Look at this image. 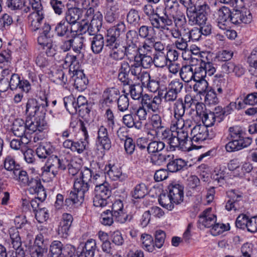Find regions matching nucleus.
Segmentation results:
<instances>
[{
	"mask_svg": "<svg viewBox=\"0 0 257 257\" xmlns=\"http://www.w3.org/2000/svg\"><path fill=\"white\" fill-rule=\"evenodd\" d=\"M197 123L194 115L190 117L178 119L173 124L176 127L177 132H174L169 128H166L162 131L160 137L167 143L170 149L175 150L178 148L181 150L188 149L187 145L189 141V132L191 131V127Z\"/></svg>",
	"mask_w": 257,
	"mask_h": 257,
	"instance_id": "1",
	"label": "nucleus"
},
{
	"mask_svg": "<svg viewBox=\"0 0 257 257\" xmlns=\"http://www.w3.org/2000/svg\"><path fill=\"white\" fill-rule=\"evenodd\" d=\"M215 18L217 26L223 30L227 29L230 23L235 25L241 23L249 24L252 19L250 11L247 9L243 8L241 10H235L231 12L228 8L225 6L217 10L215 13Z\"/></svg>",
	"mask_w": 257,
	"mask_h": 257,
	"instance_id": "2",
	"label": "nucleus"
},
{
	"mask_svg": "<svg viewBox=\"0 0 257 257\" xmlns=\"http://www.w3.org/2000/svg\"><path fill=\"white\" fill-rule=\"evenodd\" d=\"M228 132L227 139L229 142L225 145V149L228 152L240 151L248 147L252 143L251 138L243 136V130L240 126L230 127Z\"/></svg>",
	"mask_w": 257,
	"mask_h": 257,
	"instance_id": "3",
	"label": "nucleus"
},
{
	"mask_svg": "<svg viewBox=\"0 0 257 257\" xmlns=\"http://www.w3.org/2000/svg\"><path fill=\"white\" fill-rule=\"evenodd\" d=\"M139 59L138 61H136L133 64H130L126 61H123L120 63L119 69L121 70V74L124 77H126L125 79H127V82H132L129 78H127L128 74H131L132 77H135L134 71H137V68L141 70V72H144L142 68H149L153 63V58L150 55L139 54Z\"/></svg>",
	"mask_w": 257,
	"mask_h": 257,
	"instance_id": "4",
	"label": "nucleus"
},
{
	"mask_svg": "<svg viewBox=\"0 0 257 257\" xmlns=\"http://www.w3.org/2000/svg\"><path fill=\"white\" fill-rule=\"evenodd\" d=\"M48 106L47 98L45 94L37 98L28 99L26 104V113L33 117H43Z\"/></svg>",
	"mask_w": 257,
	"mask_h": 257,
	"instance_id": "5",
	"label": "nucleus"
},
{
	"mask_svg": "<svg viewBox=\"0 0 257 257\" xmlns=\"http://www.w3.org/2000/svg\"><path fill=\"white\" fill-rule=\"evenodd\" d=\"M191 138L189 139L187 146L190 148V145L196 147L194 143H199L207 139L211 140L215 136V133L213 128L209 129L205 125L196 124L193 126L190 133Z\"/></svg>",
	"mask_w": 257,
	"mask_h": 257,
	"instance_id": "6",
	"label": "nucleus"
},
{
	"mask_svg": "<svg viewBox=\"0 0 257 257\" xmlns=\"http://www.w3.org/2000/svg\"><path fill=\"white\" fill-rule=\"evenodd\" d=\"M69 165V161L66 159H60L56 156H50L45 165L42 168V176L51 173L53 177H54L57 174L59 170H65Z\"/></svg>",
	"mask_w": 257,
	"mask_h": 257,
	"instance_id": "7",
	"label": "nucleus"
},
{
	"mask_svg": "<svg viewBox=\"0 0 257 257\" xmlns=\"http://www.w3.org/2000/svg\"><path fill=\"white\" fill-rule=\"evenodd\" d=\"M111 191L107 182H103L96 185L94 189L93 205L98 207H103L108 203L107 200L111 196Z\"/></svg>",
	"mask_w": 257,
	"mask_h": 257,
	"instance_id": "8",
	"label": "nucleus"
},
{
	"mask_svg": "<svg viewBox=\"0 0 257 257\" xmlns=\"http://www.w3.org/2000/svg\"><path fill=\"white\" fill-rule=\"evenodd\" d=\"M137 68V70L134 72L135 77H134L135 80L139 81L141 82L142 85L146 87L151 92H157L160 87V81L155 79H151L150 73L146 71L141 72V70Z\"/></svg>",
	"mask_w": 257,
	"mask_h": 257,
	"instance_id": "9",
	"label": "nucleus"
},
{
	"mask_svg": "<svg viewBox=\"0 0 257 257\" xmlns=\"http://www.w3.org/2000/svg\"><path fill=\"white\" fill-rule=\"evenodd\" d=\"M121 70L118 69V79L121 82L123 86H129V92L131 97L135 100L139 99L142 96L143 88L139 84H134L133 80L132 78L131 74H128L127 78L130 79L132 82H127V79H125L126 77L121 74Z\"/></svg>",
	"mask_w": 257,
	"mask_h": 257,
	"instance_id": "10",
	"label": "nucleus"
},
{
	"mask_svg": "<svg viewBox=\"0 0 257 257\" xmlns=\"http://www.w3.org/2000/svg\"><path fill=\"white\" fill-rule=\"evenodd\" d=\"M162 96L163 92L160 91H158V95L154 97L145 94L142 96V105L145 106L148 111L151 110L154 113L159 112L161 107Z\"/></svg>",
	"mask_w": 257,
	"mask_h": 257,
	"instance_id": "11",
	"label": "nucleus"
},
{
	"mask_svg": "<svg viewBox=\"0 0 257 257\" xmlns=\"http://www.w3.org/2000/svg\"><path fill=\"white\" fill-rule=\"evenodd\" d=\"M9 234L13 248L16 250V256L7 255L6 257H25V252L22 246V241L18 229L15 227L11 228Z\"/></svg>",
	"mask_w": 257,
	"mask_h": 257,
	"instance_id": "12",
	"label": "nucleus"
},
{
	"mask_svg": "<svg viewBox=\"0 0 257 257\" xmlns=\"http://www.w3.org/2000/svg\"><path fill=\"white\" fill-rule=\"evenodd\" d=\"M206 5H202L196 11L187 13L189 24L191 25H198L201 26L207 20Z\"/></svg>",
	"mask_w": 257,
	"mask_h": 257,
	"instance_id": "13",
	"label": "nucleus"
},
{
	"mask_svg": "<svg viewBox=\"0 0 257 257\" xmlns=\"http://www.w3.org/2000/svg\"><path fill=\"white\" fill-rule=\"evenodd\" d=\"M211 209L204 210L200 215L198 222L201 223L205 227H212V230H217L219 227L221 228L223 224L215 223L216 216L210 213Z\"/></svg>",
	"mask_w": 257,
	"mask_h": 257,
	"instance_id": "14",
	"label": "nucleus"
},
{
	"mask_svg": "<svg viewBox=\"0 0 257 257\" xmlns=\"http://www.w3.org/2000/svg\"><path fill=\"white\" fill-rule=\"evenodd\" d=\"M9 84L12 90L20 89L22 91L28 92L31 88V84L27 80L21 79V77L16 73H12L11 75Z\"/></svg>",
	"mask_w": 257,
	"mask_h": 257,
	"instance_id": "15",
	"label": "nucleus"
},
{
	"mask_svg": "<svg viewBox=\"0 0 257 257\" xmlns=\"http://www.w3.org/2000/svg\"><path fill=\"white\" fill-rule=\"evenodd\" d=\"M229 199L227 201L225 208L228 211L237 210L242 207V196L241 193L232 190L228 193Z\"/></svg>",
	"mask_w": 257,
	"mask_h": 257,
	"instance_id": "16",
	"label": "nucleus"
},
{
	"mask_svg": "<svg viewBox=\"0 0 257 257\" xmlns=\"http://www.w3.org/2000/svg\"><path fill=\"white\" fill-rule=\"evenodd\" d=\"M30 181L27 184L29 186V190L31 194H35L38 196V198L41 201H43L46 198V193L40 179L38 178L31 177Z\"/></svg>",
	"mask_w": 257,
	"mask_h": 257,
	"instance_id": "17",
	"label": "nucleus"
},
{
	"mask_svg": "<svg viewBox=\"0 0 257 257\" xmlns=\"http://www.w3.org/2000/svg\"><path fill=\"white\" fill-rule=\"evenodd\" d=\"M30 181L27 184L29 186V190L31 194H35L38 196V198L41 201H43L46 198V193L40 179L38 178L31 177Z\"/></svg>",
	"mask_w": 257,
	"mask_h": 257,
	"instance_id": "18",
	"label": "nucleus"
},
{
	"mask_svg": "<svg viewBox=\"0 0 257 257\" xmlns=\"http://www.w3.org/2000/svg\"><path fill=\"white\" fill-rule=\"evenodd\" d=\"M119 90L115 87L106 89L103 92L100 102L102 107H109L117 99Z\"/></svg>",
	"mask_w": 257,
	"mask_h": 257,
	"instance_id": "19",
	"label": "nucleus"
},
{
	"mask_svg": "<svg viewBox=\"0 0 257 257\" xmlns=\"http://www.w3.org/2000/svg\"><path fill=\"white\" fill-rule=\"evenodd\" d=\"M73 220V217L70 214L64 213L62 215L57 230L59 235L64 238H66L68 236Z\"/></svg>",
	"mask_w": 257,
	"mask_h": 257,
	"instance_id": "20",
	"label": "nucleus"
},
{
	"mask_svg": "<svg viewBox=\"0 0 257 257\" xmlns=\"http://www.w3.org/2000/svg\"><path fill=\"white\" fill-rule=\"evenodd\" d=\"M169 195L171 200L175 204H180L183 201L184 187L177 183H172L168 186Z\"/></svg>",
	"mask_w": 257,
	"mask_h": 257,
	"instance_id": "21",
	"label": "nucleus"
},
{
	"mask_svg": "<svg viewBox=\"0 0 257 257\" xmlns=\"http://www.w3.org/2000/svg\"><path fill=\"white\" fill-rule=\"evenodd\" d=\"M69 83L73 85L78 91H82L86 88L88 80L83 71H78L75 75H71Z\"/></svg>",
	"mask_w": 257,
	"mask_h": 257,
	"instance_id": "22",
	"label": "nucleus"
},
{
	"mask_svg": "<svg viewBox=\"0 0 257 257\" xmlns=\"http://www.w3.org/2000/svg\"><path fill=\"white\" fill-rule=\"evenodd\" d=\"M97 142L105 150H109L111 147V140L107 130L104 126H100L97 132Z\"/></svg>",
	"mask_w": 257,
	"mask_h": 257,
	"instance_id": "23",
	"label": "nucleus"
},
{
	"mask_svg": "<svg viewBox=\"0 0 257 257\" xmlns=\"http://www.w3.org/2000/svg\"><path fill=\"white\" fill-rule=\"evenodd\" d=\"M42 117H35L33 120H27L26 124H27V130H28L31 133L38 131L41 132L47 128V124L41 118Z\"/></svg>",
	"mask_w": 257,
	"mask_h": 257,
	"instance_id": "24",
	"label": "nucleus"
},
{
	"mask_svg": "<svg viewBox=\"0 0 257 257\" xmlns=\"http://www.w3.org/2000/svg\"><path fill=\"white\" fill-rule=\"evenodd\" d=\"M235 104L238 109L244 108L247 105L257 104V92L251 93L246 96H240L236 99Z\"/></svg>",
	"mask_w": 257,
	"mask_h": 257,
	"instance_id": "25",
	"label": "nucleus"
},
{
	"mask_svg": "<svg viewBox=\"0 0 257 257\" xmlns=\"http://www.w3.org/2000/svg\"><path fill=\"white\" fill-rule=\"evenodd\" d=\"M28 13H30L29 17L33 16L40 15L41 16L44 15L41 2L32 4L31 3H27L26 2H24L23 15Z\"/></svg>",
	"mask_w": 257,
	"mask_h": 257,
	"instance_id": "26",
	"label": "nucleus"
},
{
	"mask_svg": "<svg viewBox=\"0 0 257 257\" xmlns=\"http://www.w3.org/2000/svg\"><path fill=\"white\" fill-rule=\"evenodd\" d=\"M84 139H81L77 142H73L72 152H76L78 154L82 153L88 147V134L85 127L82 128Z\"/></svg>",
	"mask_w": 257,
	"mask_h": 257,
	"instance_id": "27",
	"label": "nucleus"
},
{
	"mask_svg": "<svg viewBox=\"0 0 257 257\" xmlns=\"http://www.w3.org/2000/svg\"><path fill=\"white\" fill-rule=\"evenodd\" d=\"M27 124L22 118H17L13 121L11 131L13 134L17 137H23L27 133Z\"/></svg>",
	"mask_w": 257,
	"mask_h": 257,
	"instance_id": "28",
	"label": "nucleus"
},
{
	"mask_svg": "<svg viewBox=\"0 0 257 257\" xmlns=\"http://www.w3.org/2000/svg\"><path fill=\"white\" fill-rule=\"evenodd\" d=\"M125 30V25L123 22L118 23L116 25L109 28L107 30L105 39L120 40L121 33Z\"/></svg>",
	"mask_w": 257,
	"mask_h": 257,
	"instance_id": "29",
	"label": "nucleus"
},
{
	"mask_svg": "<svg viewBox=\"0 0 257 257\" xmlns=\"http://www.w3.org/2000/svg\"><path fill=\"white\" fill-rule=\"evenodd\" d=\"M81 10L77 8H72L66 12L65 19L69 25L75 24L81 15Z\"/></svg>",
	"mask_w": 257,
	"mask_h": 257,
	"instance_id": "30",
	"label": "nucleus"
},
{
	"mask_svg": "<svg viewBox=\"0 0 257 257\" xmlns=\"http://www.w3.org/2000/svg\"><path fill=\"white\" fill-rule=\"evenodd\" d=\"M55 31L58 37H68L72 33V30L70 25L66 21H61L56 26Z\"/></svg>",
	"mask_w": 257,
	"mask_h": 257,
	"instance_id": "31",
	"label": "nucleus"
},
{
	"mask_svg": "<svg viewBox=\"0 0 257 257\" xmlns=\"http://www.w3.org/2000/svg\"><path fill=\"white\" fill-rule=\"evenodd\" d=\"M65 62L66 63L69 64V73L70 76H71V75H76L78 71H83L80 68L79 63L76 56L67 54L65 58Z\"/></svg>",
	"mask_w": 257,
	"mask_h": 257,
	"instance_id": "32",
	"label": "nucleus"
},
{
	"mask_svg": "<svg viewBox=\"0 0 257 257\" xmlns=\"http://www.w3.org/2000/svg\"><path fill=\"white\" fill-rule=\"evenodd\" d=\"M85 15L87 17H91L90 23L97 27L101 28L103 21V16L101 12L94 10V8H89L87 10Z\"/></svg>",
	"mask_w": 257,
	"mask_h": 257,
	"instance_id": "33",
	"label": "nucleus"
},
{
	"mask_svg": "<svg viewBox=\"0 0 257 257\" xmlns=\"http://www.w3.org/2000/svg\"><path fill=\"white\" fill-rule=\"evenodd\" d=\"M76 103L77 112L80 113V115L85 116L89 113L90 108L87 103V100L84 96H79L76 100Z\"/></svg>",
	"mask_w": 257,
	"mask_h": 257,
	"instance_id": "34",
	"label": "nucleus"
},
{
	"mask_svg": "<svg viewBox=\"0 0 257 257\" xmlns=\"http://www.w3.org/2000/svg\"><path fill=\"white\" fill-rule=\"evenodd\" d=\"M90 186V183L82 179L77 178L74 183V189L80 194V197H84L85 194L88 192Z\"/></svg>",
	"mask_w": 257,
	"mask_h": 257,
	"instance_id": "35",
	"label": "nucleus"
},
{
	"mask_svg": "<svg viewBox=\"0 0 257 257\" xmlns=\"http://www.w3.org/2000/svg\"><path fill=\"white\" fill-rule=\"evenodd\" d=\"M91 44L92 52L95 54L100 53L105 45L103 36L101 34L95 35L92 38Z\"/></svg>",
	"mask_w": 257,
	"mask_h": 257,
	"instance_id": "36",
	"label": "nucleus"
},
{
	"mask_svg": "<svg viewBox=\"0 0 257 257\" xmlns=\"http://www.w3.org/2000/svg\"><path fill=\"white\" fill-rule=\"evenodd\" d=\"M187 163L182 159H176L170 161L167 164V169L170 172L175 173L184 169Z\"/></svg>",
	"mask_w": 257,
	"mask_h": 257,
	"instance_id": "37",
	"label": "nucleus"
},
{
	"mask_svg": "<svg viewBox=\"0 0 257 257\" xmlns=\"http://www.w3.org/2000/svg\"><path fill=\"white\" fill-rule=\"evenodd\" d=\"M180 75L181 79L186 82H189L192 79L195 80L193 66H183L180 71Z\"/></svg>",
	"mask_w": 257,
	"mask_h": 257,
	"instance_id": "38",
	"label": "nucleus"
},
{
	"mask_svg": "<svg viewBox=\"0 0 257 257\" xmlns=\"http://www.w3.org/2000/svg\"><path fill=\"white\" fill-rule=\"evenodd\" d=\"M125 56L128 59H134V62L139 59V49L137 44H125L124 45Z\"/></svg>",
	"mask_w": 257,
	"mask_h": 257,
	"instance_id": "39",
	"label": "nucleus"
},
{
	"mask_svg": "<svg viewBox=\"0 0 257 257\" xmlns=\"http://www.w3.org/2000/svg\"><path fill=\"white\" fill-rule=\"evenodd\" d=\"M214 115L211 111H207L200 118L203 125L208 127L220 123V119L216 118Z\"/></svg>",
	"mask_w": 257,
	"mask_h": 257,
	"instance_id": "40",
	"label": "nucleus"
},
{
	"mask_svg": "<svg viewBox=\"0 0 257 257\" xmlns=\"http://www.w3.org/2000/svg\"><path fill=\"white\" fill-rule=\"evenodd\" d=\"M186 106L182 99L177 100L173 104L174 116L176 121L183 118L185 111Z\"/></svg>",
	"mask_w": 257,
	"mask_h": 257,
	"instance_id": "41",
	"label": "nucleus"
},
{
	"mask_svg": "<svg viewBox=\"0 0 257 257\" xmlns=\"http://www.w3.org/2000/svg\"><path fill=\"white\" fill-rule=\"evenodd\" d=\"M13 176L14 178L18 180L23 186H27L31 178L29 176L26 171L19 169L14 170Z\"/></svg>",
	"mask_w": 257,
	"mask_h": 257,
	"instance_id": "42",
	"label": "nucleus"
},
{
	"mask_svg": "<svg viewBox=\"0 0 257 257\" xmlns=\"http://www.w3.org/2000/svg\"><path fill=\"white\" fill-rule=\"evenodd\" d=\"M84 197H80V194L76 191H71L65 200V205L67 207H72L78 202L81 203Z\"/></svg>",
	"mask_w": 257,
	"mask_h": 257,
	"instance_id": "43",
	"label": "nucleus"
},
{
	"mask_svg": "<svg viewBox=\"0 0 257 257\" xmlns=\"http://www.w3.org/2000/svg\"><path fill=\"white\" fill-rule=\"evenodd\" d=\"M104 169L111 180H116L121 179L122 172L120 168L114 165L111 166L110 164H109L108 166H105Z\"/></svg>",
	"mask_w": 257,
	"mask_h": 257,
	"instance_id": "44",
	"label": "nucleus"
},
{
	"mask_svg": "<svg viewBox=\"0 0 257 257\" xmlns=\"http://www.w3.org/2000/svg\"><path fill=\"white\" fill-rule=\"evenodd\" d=\"M195 83L193 85V90L199 94H204L209 89L208 87V83L204 78L197 79Z\"/></svg>",
	"mask_w": 257,
	"mask_h": 257,
	"instance_id": "45",
	"label": "nucleus"
},
{
	"mask_svg": "<svg viewBox=\"0 0 257 257\" xmlns=\"http://www.w3.org/2000/svg\"><path fill=\"white\" fill-rule=\"evenodd\" d=\"M154 42L155 37L153 36L147 39L143 43L142 46L139 47V54L150 55L152 54L153 49L152 43Z\"/></svg>",
	"mask_w": 257,
	"mask_h": 257,
	"instance_id": "46",
	"label": "nucleus"
},
{
	"mask_svg": "<svg viewBox=\"0 0 257 257\" xmlns=\"http://www.w3.org/2000/svg\"><path fill=\"white\" fill-rule=\"evenodd\" d=\"M147 188L144 183H140L136 185L132 192V197L134 199H141L144 198L147 194Z\"/></svg>",
	"mask_w": 257,
	"mask_h": 257,
	"instance_id": "47",
	"label": "nucleus"
},
{
	"mask_svg": "<svg viewBox=\"0 0 257 257\" xmlns=\"http://www.w3.org/2000/svg\"><path fill=\"white\" fill-rule=\"evenodd\" d=\"M150 123L153 130L158 134L160 130L164 127L162 117L159 114L155 113L152 115L150 118Z\"/></svg>",
	"mask_w": 257,
	"mask_h": 257,
	"instance_id": "48",
	"label": "nucleus"
},
{
	"mask_svg": "<svg viewBox=\"0 0 257 257\" xmlns=\"http://www.w3.org/2000/svg\"><path fill=\"white\" fill-rule=\"evenodd\" d=\"M205 94L204 102L206 104L215 105L218 103L219 98L214 89L209 88Z\"/></svg>",
	"mask_w": 257,
	"mask_h": 257,
	"instance_id": "49",
	"label": "nucleus"
},
{
	"mask_svg": "<svg viewBox=\"0 0 257 257\" xmlns=\"http://www.w3.org/2000/svg\"><path fill=\"white\" fill-rule=\"evenodd\" d=\"M63 101L65 108L70 113H75L77 112L76 99L73 95L65 97Z\"/></svg>",
	"mask_w": 257,
	"mask_h": 257,
	"instance_id": "50",
	"label": "nucleus"
},
{
	"mask_svg": "<svg viewBox=\"0 0 257 257\" xmlns=\"http://www.w3.org/2000/svg\"><path fill=\"white\" fill-rule=\"evenodd\" d=\"M165 9L164 11L171 14L179 12V3L177 0H164Z\"/></svg>",
	"mask_w": 257,
	"mask_h": 257,
	"instance_id": "51",
	"label": "nucleus"
},
{
	"mask_svg": "<svg viewBox=\"0 0 257 257\" xmlns=\"http://www.w3.org/2000/svg\"><path fill=\"white\" fill-rule=\"evenodd\" d=\"M167 62L165 53H156L154 55L153 64L156 67L163 68L167 65Z\"/></svg>",
	"mask_w": 257,
	"mask_h": 257,
	"instance_id": "52",
	"label": "nucleus"
},
{
	"mask_svg": "<svg viewBox=\"0 0 257 257\" xmlns=\"http://www.w3.org/2000/svg\"><path fill=\"white\" fill-rule=\"evenodd\" d=\"M165 146V143L163 142L154 141L147 145V149L149 154H153L162 151Z\"/></svg>",
	"mask_w": 257,
	"mask_h": 257,
	"instance_id": "53",
	"label": "nucleus"
},
{
	"mask_svg": "<svg viewBox=\"0 0 257 257\" xmlns=\"http://www.w3.org/2000/svg\"><path fill=\"white\" fill-rule=\"evenodd\" d=\"M124 46L121 44L118 47H115L110 50L109 56L115 60H121L125 57Z\"/></svg>",
	"mask_w": 257,
	"mask_h": 257,
	"instance_id": "54",
	"label": "nucleus"
},
{
	"mask_svg": "<svg viewBox=\"0 0 257 257\" xmlns=\"http://www.w3.org/2000/svg\"><path fill=\"white\" fill-rule=\"evenodd\" d=\"M190 41L187 35L185 34L182 37L176 40L174 42V45L177 49L186 52L189 50L188 43Z\"/></svg>",
	"mask_w": 257,
	"mask_h": 257,
	"instance_id": "55",
	"label": "nucleus"
},
{
	"mask_svg": "<svg viewBox=\"0 0 257 257\" xmlns=\"http://www.w3.org/2000/svg\"><path fill=\"white\" fill-rule=\"evenodd\" d=\"M159 202L162 206L169 210H171L174 208V203H175L171 200L169 194H161L159 198Z\"/></svg>",
	"mask_w": 257,
	"mask_h": 257,
	"instance_id": "56",
	"label": "nucleus"
},
{
	"mask_svg": "<svg viewBox=\"0 0 257 257\" xmlns=\"http://www.w3.org/2000/svg\"><path fill=\"white\" fill-rule=\"evenodd\" d=\"M247 62L250 67L249 71L251 72L252 69H254L255 73L257 74V48H255L251 51L247 58Z\"/></svg>",
	"mask_w": 257,
	"mask_h": 257,
	"instance_id": "57",
	"label": "nucleus"
},
{
	"mask_svg": "<svg viewBox=\"0 0 257 257\" xmlns=\"http://www.w3.org/2000/svg\"><path fill=\"white\" fill-rule=\"evenodd\" d=\"M172 20L173 22H174L176 27H183V29L184 28L183 26L185 25L186 20L185 15L182 13L179 12L174 14H172Z\"/></svg>",
	"mask_w": 257,
	"mask_h": 257,
	"instance_id": "58",
	"label": "nucleus"
},
{
	"mask_svg": "<svg viewBox=\"0 0 257 257\" xmlns=\"http://www.w3.org/2000/svg\"><path fill=\"white\" fill-rule=\"evenodd\" d=\"M195 110L193 108H191L189 112V114L191 115L195 113L194 116L199 117V119L207 112L205 111V105L202 102H197L195 103Z\"/></svg>",
	"mask_w": 257,
	"mask_h": 257,
	"instance_id": "59",
	"label": "nucleus"
},
{
	"mask_svg": "<svg viewBox=\"0 0 257 257\" xmlns=\"http://www.w3.org/2000/svg\"><path fill=\"white\" fill-rule=\"evenodd\" d=\"M233 56V52L230 50H222L218 52L216 58L219 61L225 62L230 61Z\"/></svg>",
	"mask_w": 257,
	"mask_h": 257,
	"instance_id": "60",
	"label": "nucleus"
},
{
	"mask_svg": "<svg viewBox=\"0 0 257 257\" xmlns=\"http://www.w3.org/2000/svg\"><path fill=\"white\" fill-rule=\"evenodd\" d=\"M186 34L187 35L189 40L197 41L202 39V34L198 28H194L191 30L186 29Z\"/></svg>",
	"mask_w": 257,
	"mask_h": 257,
	"instance_id": "61",
	"label": "nucleus"
},
{
	"mask_svg": "<svg viewBox=\"0 0 257 257\" xmlns=\"http://www.w3.org/2000/svg\"><path fill=\"white\" fill-rule=\"evenodd\" d=\"M113 217L116 221L120 223H124L127 221H130L133 218V216L127 214L123 209L113 214Z\"/></svg>",
	"mask_w": 257,
	"mask_h": 257,
	"instance_id": "62",
	"label": "nucleus"
},
{
	"mask_svg": "<svg viewBox=\"0 0 257 257\" xmlns=\"http://www.w3.org/2000/svg\"><path fill=\"white\" fill-rule=\"evenodd\" d=\"M126 20L131 24L136 25L139 24L140 20V16L138 11L133 9L130 10L127 15Z\"/></svg>",
	"mask_w": 257,
	"mask_h": 257,
	"instance_id": "63",
	"label": "nucleus"
},
{
	"mask_svg": "<svg viewBox=\"0 0 257 257\" xmlns=\"http://www.w3.org/2000/svg\"><path fill=\"white\" fill-rule=\"evenodd\" d=\"M49 213L46 208H39L36 211L35 217L39 223H43L49 218Z\"/></svg>",
	"mask_w": 257,
	"mask_h": 257,
	"instance_id": "64",
	"label": "nucleus"
}]
</instances>
